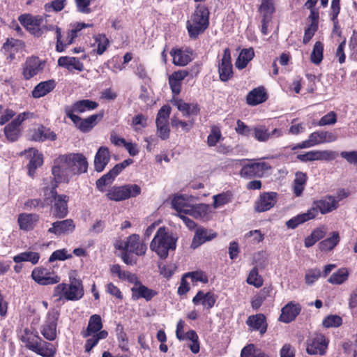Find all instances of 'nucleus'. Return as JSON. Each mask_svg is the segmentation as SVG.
Wrapping results in <instances>:
<instances>
[{
    "instance_id": "603ef678",
    "label": "nucleus",
    "mask_w": 357,
    "mask_h": 357,
    "mask_svg": "<svg viewBox=\"0 0 357 357\" xmlns=\"http://www.w3.org/2000/svg\"><path fill=\"white\" fill-rule=\"evenodd\" d=\"M108 335L106 331H102L96 334H93L87 339L85 344V351L90 352L91 349L98 344L100 340L105 339Z\"/></svg>"
},
{
    "instance_id": "4c0bfd02",
    "label": "nucleus",
    "mask_w": 357,
    "mask_h": 357,
    "mask_svg": "<svg viewBox=\"0 0 357 357\" xmlns=\"http://www.w3.org/2000/svg\"><path fill=\"white\" fill-rule=\"evenodd\" d=\"M170 54L172 56L173 63L176 66H184L191 61V54L188 50H172Z\"/></svg>"
},
{
    "instance_id": "6e6d98bb",
    "label": "nucleus",
    "mask_w": 357,
    "mask_h": 357,
    "mask_svg": "<svg viewBox=\"0 0 357 357\" xmlns=\"http://www.w3.org/2000/svg\"><path fill=\"white\" fill-rule=\"evenodd\" d=\"M109 40L104 34H98L94 37V47L98 54L101 55L107 50Z\"/></svg>"
},
{
    "instance_id": "09e8293b",
    "label": "nucleus",
    "mask_w": 357,
    "mask_h": 357,
    "mask_svg": "<svg viewBox=\"0 0 357 357\" xmlns=\"http://www.w3.org/2000/svg\"><path fill=\"white\" fill-rule=\"evenodd\" d=\"M307 181V176L305 173L298 172L295 174L293 191L296 196L299 197L303 193Z\"/></svg>"
},
{
    "instance_id": "4d7b16f0",
    "label": "nucleus",
    "mask_w": 357,
    "mask_h": 357,
    "mask_svg": "<svg viewBox=\"0 0 357 357\" xmlns=\"http://www.w3.org/2000/svg\"><path fill=\"white\" fill-rule=\"evenodd\" d=\"M222 139L223 138L220 128L216 126H213L211 128L210 134L207 138L208 145L209 146H214Z\"/></svg>"
},
{
    "instance_id": "680f3d73",
    "label": "nucleus",
    "mask_w": 357,
    "mask_h": 357,
    "mask_svg": "<svg viewBox=\"0 0 357 357\" xmlns=\"http://www.w3.org/2000/svg\"><path fill=\"white\" fill-rule=\"evenodd\" d=\"M72 254L68 252L66 248L56 250L54 251L50 255L48 261L52 263L55 261H64L72 258Z\"/></svg>"
},
{
    "instance_id": "72a5a7b5",
    "label": "nucleus",
    "mask_w": 357,
    "mask_h": 357,
    "mask_svg": "<svg viewBox=\"0 0 357 357\" xmlns=\"http://www.w3.org/2000/svg\"><path fill=\"white\" fill-rule=\"evenodd\" d=\"M216 236V234L207 229L201 228L198 229L191 244V247L194 249L198 248L206 241H211Z\"/></svg>"
},
{
    "instance_id": "6e6552de",
    "label": "nucleus",
    "mask_w": 357,
    "mask_h": 357,
    "mask_svg": "<svg viewBox=\"0 0 357 357\" xmlns=\"http://www.w3.org/2000/svg\"><path fill=\"white\" fill-rule=\"evenodd\" d=\"M31 276L37 284L43 286L56 284L61 281V277L55 271L43 266L34 268Z\"/></svg>"
},
{
    "instance_id": "37998d69",
    "label": "nucleus",
    "mask_w": 357,
    "mask_h": 357,
    "mask_svg": "<svg viewBox=\"0 0 357 357\" xmlns=\"http://www.w3.org/2000/svg\"><path fill=\"white\" fill-rule=\"evenodd\" d=\"M340 240L339 232L333 231L330 236L321 241L319 244V249L323 252H328L334 249Z\"/></svg>"
},
{
    "instance_id": "7c9ffc66",
    "label": "nucleus",
    "mask_w": 357,
    "mask_h": 357,
    "mask_svg": "<svg viewBox=\"0 0 357 357\" xmlns=\"http://www.w3.org/2000/svg\"><path fill=\"white\" fill-rule=\"evenodd\" d=\"M75 225L71 219L56 221L48 229V232L56 235L72 232L75 229Z\"/></svg>"
},
{
    "instance_id": "774afa93",
    "label": "nucleus",
    "mask_w": 357,
    "mask_h": 357,
    "mask_svg": "<svg viewBox=\"0 0 357 357\" xmlns=\"http://www.w3.org/2000/svg\"><path fill=\"white\" fill-rule=\"evenodd\" d=\"M321 275V272L319 268H312L308 270L305 275V283L307 285H312Z\"/></svg>"
},
{
    "instance_id": "cd10ccee",
    "label": "nucleus",
    "mask_w": 357,
    "mask_h": 357,
    "mask_svg": "<svg viewBox=\"0 0 357 357\" xmlns=\"http://www.w3.org/2000/svg\"><path fill=\"white\" fill-rule=\"evenodd\" d=\"M39 220V215L35 213H21L17 218L20 229L23 231L32 230Z\"/></svg>"
},
{
    "instance_id": "423d86ee",
    "label": "nucleus",
    "mask_w": 357,
    "mask_h": 357,
    "mask_svg": "<svg viewBox=\"0 0 357 357\" xmlns=\"http://www.w3.org/2000/svg\"><path fill=\"white\" fill-rule=\"evenodd\" d=\"M244 161L246 162L243 165L240 171V175L243 178L263 177L268 174L271 169V165L265 161L253 160H244Z\"/></svg>"
},
{
    "instance_id": "f8f14e48",
    "label": "nucleus",
    "mask_w": 357,
    "mask_h": 357,
    "mask_svg": "<svg viewBox=\"0 0 357 357\" xmlns=\"http://www.w3.org/2000/svg\"><path fill=\"white\" fill-rule=\"evenodd\" d=\"M33 116V114L29 112L20 113L9 124L4 128V133L8 140L16 141L20 135V126L26 120Z\"/></svg>"
},
{
    "instance_id": "7ed1b4c3",
    "label": "nucleus",
    "mask_w": 357,
    "mask_h": 357,
    "mask_svg": "<svg viewBox=\"0 0 357 357\" xmlns=\"http://www.w3.org/2000/svg\"><path fill=\"white\" fill-rule=\"evenodd\" d=\"M176 238L172 234L160 227L157 231L154 238L151 242L150 248L155 252L161 259H166L170 250H175Z\"/></svg>"
},
{
    "instance_id": "f3484780",
    "label": "nucleus",
    "mask_w": 357,
    "mask_h": 357,
    "mask_svg": "<svg viewBox=\"0 0 357 357\" xmlns=\"http://www.w3.org/2000/svg\"><path fill=\"white\" fill-rule=\"evenodd\" d=\"M220 79L222 82L228 81L233 75L231 62V52L229 48L224 50L222 58L218 65Z\"/></svg>"
},
{
    "instance_id": "a19ab883",
    "label": "nucleus",
    "mask_w": 357,
    "mask_h": 357,
    "mask_svg": "<svg viewBox=\"0 0 357 357\" xmlns=\"http://www.w3.org/2000/svg\"><path fill=\"white\" fill-rule=\"evenodd\" d=\"M102 323L100 316L98 314H93L89 319L87 328L86 331L83 333V336L87 337L93 334L98 333L102 331Z\"/></svg>"
},
{
    "instance_id": "6ab92c4d",
    "label": "nucleus",
    "mask_w": 357,
    "mask_h": 357,
    "mask_svg": "<svg viewBox=\"0 0 357 357\" xmlns=\"http://www.w3.org/2000/svg\"><path fill=\"white\" fill-rule=\"evenodd\" d=\"M59 183H63L56 179L54 176L53 178H45L43 180V190L44 201L46 204L52 202L53 199L58 195L56 193V188Z\"/></svg>"
},
{
    "instance_id": "c03bdc74",
    "label": "nucleus",
    "mask_w": 357,
    "mask_h": 357,
    "mask_svg": "<svg viewBox=\"0 0 357 357\" xmlns=\"http://www.w3.org/2000/svg\"><path fill=\"white\" fill-rule=\"evenodd\" d=\"M22 47L23 43L22 40L15 38H8L3 44V49L12 60L15 57V53L22 49Z\"/></svg>"
},
{
    "instance_id": "864d4df0",
    "label": "nucleus",
    "mask_w": 357,
    "mask_h": 357,
    "mask_svg": "<svg viewBox=\"0 0 357 357\" xmlns=\"http://www.w3.org/2000/svg\"><path fill=\"white\" fill-rule=\"evenodd\" d=\"M324 45L317 41L314 45L311 55L310 61L312 63L316 65H319L323 60L324 58Z\"/></svg>"
},
{
    "instance_id": "c756f323",
    "label": "nucleus",
    "mask_w": 357,
    "mask_h": 357,
    "mask_svg": "<svg viewBox=\"0 0 357 357\" xmlns=\"http://www.w3.org/2000/svg\"><path fill=\"white\" fill-rule=\"evenodd\" d=\"M110 160V155L108 148L101 146L98 150L94 158L95 170L101 172L104 170Z\"/></svg>"
},
{
    "instance_id": "39448f33",
    "label": "nucleus",
    "mask_w": 357,
    "mask_h": 357,
    "mask_svg": "<svg viewBox=\"0 0 357 357\" xmlns=\"http://www.w3.org/2000/svg\"><path fill=\"white\" fill-rule=\"evenodd\" d=\"M22 341L27 349L43 357H54L56 347L51 343L43 340L38 335L26 333Z\"/></svg>"
},
{
    "instance_id": "338daca9",
    "label": "nucleus",
    "mask_w": 357,
    "mask_h": 357,
    "mask_svg": "<svg viewBox=\"0 0 357 357\" xmlns=\"http://www.w3.org/2000/svg\"><path fill=\"white\" fill-rule=\"evenodd\" d=\"M235 131L236 132L237 134L240 135L249 137L252 135L253 127H250L247 126L241 120H238L236 121Z\"/></svg>"
},
{
    "instance_id": "bb28decb",
    "label": "nucleus",
    "mask_w": 357,
    "mask_h": 357,
    "mask_svg": "<svg viewBox=\"0 0 357 357\" xmlns=\"http://www.w3.org/2000/svg\"><path fill=\"white\" fill-rule=\"evenodd\" d=\"M212 213L211 208L206 204H192L188 215L196 219L208 220Z\"/></svg>"
},
{
    "instance_id": "a878e982",
    "label": "nucleus",
    "mask_w": 357,
    "mask_h": 357,
    "mask_svg": "<svg viewBox=\"0 0 357 357\" xmlns=\"http://www.w3.org/2000/svg\"><path fill=\"white\" fill-rule=\"evenodd\" d=\"M131 291L132 297L134 300L144 298L146 301H149L157 295L155 291L148 288L142 284V282L137 283L136 286H133L131 288Z\"/></svg>"
},
{
    "instance_id": "dca6fc26",
    "label": "nucleus",
    "mask_w": 357,
    "mask_h": 357,
    "mask_svg": "<svg viewBox=\"0 0 357 357\" xmlns=\"http://www.w3.org/2000/svg\"><path fill=\"white\" fill-rule=\"evenodd\" d=\"M339 201L340 199H337L331 196L325 197L319 200L313 202L310 209L314 211V218H316L319 213L326 214L336 209Z\"/></svg>"
},
{
    "instance_id": "f03ea898",
    "label": "nucleus",
    "mask_w": 357,
    "mask_h": 357,
    "mask_svg": "<svg viewBox=\"0 0 357 357\" xmlns=\"http://www.w3.org/2000/svg\"><path fill=\"white\" fill-rule=\"evenodd\" d=\"M84 296V287L80 280L70 278V283H59L54 287L52 296L56 301L66 302L75 301L81 299Z\"/></svg>"
},
{
    "instance_id": "e2e57ef3",
    "label": "nucleus",
    "mask_w": 357,
    "mask_h": 357,
    "mask_svg": "<svg viewBox=\"0 0 357 357\" xmlns=\"http://www.w3.org/2000/svg\"><path fill=\"white\" fill-rule=\"evenodd\" d=\"M244 238L251 244L256 245L263 241L264 234L259 229L252 230L246 233Z\"/></svg>"
},
{
    "instance_id": "a18cd8bd",
    "label": "nucleus",
    "mask_w": 357,
    "mask_h": 357,
    "mask_svg": "<svg viewBox=\"0 0 357 357\" xmlns=\"http://www.w3.org/2000/svg\"><path fill=\"white\" fill-rule=\"evenodd\" d=\"M254 56L255 53L252 48L243 49L236 61V67L239 70L245 68Z\"/></svg>"
},
{
    "instance_id": "aec40b11",
    "label": "nucleus",
    "mask_w": 357,
    "mask_h": 357,
    "mask_svg": "<svg viewBox=\"0 0 357 357\" xmlns=\"http://www.w3.org/2000/svg\"><path fill=\"white\" fill-rule=\"evenodd\" d=\"M301 311V306L299 303L290 301L282 308L279 320L283 323H290L296 319Z\"/></svg>"
},
{
    "instance_id": "c85d7f7f",
    "label": "nucleus",
    "mask_w": 357,
    "mask_h": 357,
    "mask_svg": "<svg viewBox=\"0 0 357 357\" xmlns=\"http://www.w3.org/2000/svg\"><path fill=\"white\" fill-rule=\"evenodd\" d=\"M58 65L66 68L69 71L77 70L82 72L84 70V64L79 58L74 56H61L58 59Z\"/></svg>"
},
{
    "instance_id": "e433bc0d",
    "label": "nucleus",
    "mask_w": 357,
    "mask_h": 357,
    "mask_svg": "<svg viewBox=\"0 0 357 357\" xmlns=\"http://www.w3.org/2000/svg\"><path fill=\"white\" fill-rule=\"evenodd\" d=\"M55 86L56 83L53 79L41 82L34 87L32 91V96L35 98L43 97L51 92Z\"/></svg>"
},
{
    "instance_id": "ea45409f",
    "label": "nucleus",
    "mask_w": 357,
    "mask_h": 357,
    "mask_svg": "<svg viewBox=\"0 0 357 357\" xmlns=\"http://www.w3.org/2000/svg\"><path fill=\"white\" fill-rule=\"evenodd\" d=\"M40 255L37 252L25 251L15 255L13 258V261L16 264L22 262H30L33 265L38 263Z\"/></svg>"
},
{
    "instance_id": "c9c22d12",
    "label": "nucleus",
    "mask_w": 357,
    "mask_h": 357,
    "mask_svg": "<svg viewBox=\"0 0 357 357\" xmlns=\"http://www.w3.org/2000/svg\"><path fill=\"white\" fill-rule=\"evenodd\" d=\"M188 75V73L183 70L173 73L169 77V84L174 94L178 95L180 93L182 81Z\"/></svg>"
},
{
    "instance_id": "1a4fd4ad",
    "label": "nucleus",
    "mask_w": 357,
    "mask_h": 357,
    "mask_svg": "<svg viewBox=\"0 0 357 357\" xmlns=\"http://www.w3.org/2000/svg\"><path fill=\"white\" fill-rule=\"evenodd\" d=\"M115 248L123 251H128L136 255H144L146 252V245L140 241L139 235L132 234L126 241H118L115 243Z\"/></svg>"
},
{
    "instance_id": "69168bd1",
    "label": "nucleus",
    "mask_w": 357,
    "mask_h": 357,
    "mask_svg": "<svg viewBox=\"0 0 357 357\" xmlns=\"http://www.w3.org/2000/svg\"><path fill=\"white\" fill-rule=\"evenodd\" d=\"M322 324L325 328L339 327L342 324V319L338 315L331 314L323 320Z\"/></svg>"
},
{
    "instance_id": "13d9d810",
    "label": "nucleus",
    "mask_w": 357,
    "mask_h": 357,
    "mask_svg": "<svg viewBox=\"0 0 357 357\" xmlns=\"http://www.w3.org/2000/svg\"><path fill=\"white\" fill-rule=\"evenodd\" d=\"M260 6L259 8V12L263 15L265 18H270L271 15L275 11L274 4L273 0H259Z\"/></svg>"
},
{
    "instance_id": "79ce46f5",
    "label": "nucleus",
    "mask_w": 357,
    "mask_h": 357,
    "mask_svg": "<svg viewBox=\"0 0 357 357\" xmlns=\"http://www.w3.org/2000/svg\"><path fill=\"white\" fill-rule=\"evenodd\" d=\"M98 104L93 100L86 99L75 102L71 107H68L73 111L77 113H83L87 111L93 110L97 108Z\"/></svg>"
},
{
    "instance_id": "2eb2a0df",
    "label": "nucleus",
    "mask_w": 357,
    "mask_h": 357,
    "mask_svg": "<svg viewBox=\"0 0 357 357\" xmlns=\"http://www.w3.org/2000/svg\"><path fill=\"white\" fill-rule=\"evenodd\" d=\"M337 139V135L332 132L316 131L311 133L308 139L303 141L301 147H312L321 144L331 143Z\"/></svg>"
},
{
    "instance_id": "20e7f679",
    "label": "nucleus",
    "mask_w": 357,
    "mask_h": 357,
    "mask_svg": "<svg viewBox=\"0 0 357 357\" xmlns=\"http://www.w3.org/2000/svg\"><path fill=\"white\" fill-rule=\"evenodd\" d=\"M209 11L202 5L197 6L195 12L187 21V29L190 38H196L208 26Z\"/></svg>"
},
{
    "instance_id": "5fc2aeb1",
    "label": "nucleus",
    "mask_w": 357,
    "mask_h": 357,
    "mask_svg": "<svg viewBox=\"0 0 357 357\" xmlns=\"http://www.w3.org/2000/svg\"><path fill=\"white\" fill-rule=\"evenodd\" d=\"M214 208H220L231 202L232 194L230 192H222L213 197Z\"/></svg>"
},
{
    "instance_id": "ddd939ff",
    "label": "nucleus",
    "mask_w": 357,
    "mask_h": 357,
    "mask_svg": "<svg viewBox=\"0 0 357 357\" xmlns=\"http://www.w3.org/2000/svg\"><path fill=\"white\" fill-rule=\"evenodd\" d=\"M45 61L37 56H30L26 59L22 66V76L24 79L29 80L41 73L45 66Z\"/></svg>"
},
{
    "instance_id": "58836bf2",
    "label": "nucleus",
    "mask_w": 357,
    "mask_h": 357,
    "mask_svg": "<svg viewBox=\"0 0 357 357\" xmlns=\"http://www.w3.org/2000/svg\"><path fill=\"white\" fill-rule=\"evenodd\" d=\"M314 218V211L309 209L307 212L298 214L286 222V225L289 229H295L301 224Z\"/></svg>"
},
{
    "instance_id": "0eeeda50",
    "label": "nucleus",
    "mask_w": 357,
    "mask_h": 357,
    "mask_svg": "<svg viewBox=\"0 0 357 357\" xmlns=\"http://www.w3.org/2000/svg\"><path fill=\"white\" fill-rule=\"evenodd\" d=\"M141 187L137 184H126L121 186H113L107 193L109 199L120 202L132 197H136L141 194Z\"/></svg>"
},
{
    "instance_id": "b1692460",
    "label": "nucleus",
    "mask_w": 357,
    "mask_h": 357,
    "mask_svg": "<svg viewBox=\"0 0 357 357\" xmlns=\"http://www.w3.org/2000/svg\"><path fill=\"white\" fill-rule=\"evenodd\" d=\"M69 197L65 195H59L54 199L52 206L54 216L58 218H63L68 215V202Z\"/></svg>"
},
{
    "instance_id": "4468645a",
    "label": "nucleus",
    "mask_w": 357,
    "mask_h": 357,
    "mask_svg": "<svg viewBox=\"0 0 357 357\" xmlns=\"http://www.w3.org/2000/svg\"><path fill=\"white\" fill-rule=\"evenodd\" d=\"M328 340L321 333L315 334L307 341L306 351L310 355L324 356L326 353Z\"/></svg>"
},
{
    "instance_id": "bf43d9fd",
    "label": "nucleus",
    "mask_w": 357,
    "mask_h": 357,
    "mask_svg": "<svg viewBox=\"0 0 357 357\" xmlns=\"http://www.w3.org/2000/svg\"><path fill=\"white\" fill-rule=\"evenodd\" d=\"M241 357H268L260 349H256L253 344L245 347L241 353Z\"/></svg>"
},
{
    "instance_id": "3c124183",
    "label": "nucleus",
    "mask_w": 357,
    "mask_h": 357,
    "mask_svg": "<svg viewBox=\"0 0 357 357\" xmlns=\"http://www.w3.org/2000/svg\"><path fill=\"white\" fill-rule=\"evenodd\" d=\"M102 117V114H93L84 119L78 128L84 132H89L97 124L98 120H100Z\"/></svg>"
},
{
    "instance_id": "412c9836",
    "label": "nucleus",
    "mask_w": 357,
    "mask_h": 357,
    "mask_svg": "<svg viewBox=\"0 0 357 357\" xmlns=\"http://www.w3.org/2000/svg\"><path fill=\"white\" fill-rule=\"evenodd\" d=\"M218 296L211 291L204 292L199 291L192 298V303L195 305H201L204 309H211L216 302Z\"/></svg>"
},
{
    "instance_id": "473e14b6",
    "label": "nucleus",
    "mask_w": 357,
    "mask_h": 357,
    "mask_svg": "<svg viewBox=\"0 0 357 357\" xmlns=\"http://www.w3.org/2000/svg\"><path fill=\"white\" fill-rule=\"evenodd\" d=\"M246 324L252 330L258 331L261 334H264L267 329L266 317L262 314L250 316L246 321Z\"/></svg>"
},
{
    "instance_id": "a211bd4d",
    "label": "nucleus",
    "mask_w": 357,
    "mask_h": 357,
    "mask_svg": "<svg viewBox=\"0 0 357 357\" xmlns=\"http://www.w3.org/2000/svg\"><path fill=\"white\" fill-rule=\"evenodd\" d=\"M24 154L29 159L28 174L30 176L33 177L36 170L43 164V154L34 148L25 150Z\"/></svg>"
},
{
    "instance_id": "8fccbe9b",
    "label": "nucleus",
    "mask_w": 357,
    "mask_h": 357,
    "mask_svg": "<svg viewBox=\"0 0 357 357\" xmlns=\"http://www.w3.org/2000/svg\"><path fill=\"white\" fill-rule=\"evenodd\" d=\"M259 142H266L271 138V134L264 125H257L253 127L252 135Z\"/></svg>"
},
{
    "instance_id": "5701e85b",
    "label": "nucleus",
    "mask_w": 357,
    "mask_h": 357,
    "mask_svg": "<svg viewBox=\"0 0 357 357\" xmlns=\"http://www.w3.org/2000/svg\"><path fill=\"white\" fill-rule=\"evenodd\" d=\"M30 137L31 140L36 142L54 141L56 139V135L50 128L40 125L30 130Z\"/></svg>"
},
{
    "instance_id": "4be33fe9",
    "label": "nucleus",
    "mask_w": 357,
    "mask_h": 357,
    "mask_svg": "<svg viewBox=\"0 0 357 357\" xmlns=\"http://www.w3.org/2000/svg\"><path fill=\"white\" fill-rule=\"evenodd\" d=\"M195 199L193 196L176 195L173 198L172 205L178 216L181 214H188L192 205L190 202Z\"/></svg>"
},
{
    "instance_id": "393cba45",
    "label": "nucleus",
    "mask_w": 357,
    "mask_h": 357,
    "mask_svg": "<svg viewBox=\"0 0 357 357\" xmlns=\"http://www.w3.org/2000/svg\"><path fill=\"white\" fill-rule=\"evenodd\" d=\"M276 192H264L260 195V197L256 203V211L258 212H264L270 210L276 203Z\"/></svg>"
},
{
    "instance_id": "9d476101",
    "label": "nucleus",
    "mask_w": 357,
    "mask_h": 357,
    "mask_svg": "<svg viewBox=\"0 0 357 357\" xmlns=\"http://www.w3.org/2000/svg\"><path fill=\"white\" fill-rule=\"evenodd\" d=\"M46 17L47 15L22 14L19 16L18 20L29 32L35 36L40 37L43 34L41 25Z\"/></svg>"
},
{
    "instance_id": "f257e3e1",
    "label": "nucleus",
    "mask_w": 357,
    "mask_h": 357,
    "mask_svg": "<svg viewBox=\"0 0 357 357\" xmlns=\"http://www.w3.org/2000/svg\"><path fill=\"white\" fill-rule=\"evenodd\" d=\"M88 162L82 153L61 155L54 161L52 174L56 179L68 183L73 176L86 173Z\"/></svg>"
},
{
    "instance_id": "052dcab7",
    "label": "nucleus",
    "mask_w": 357,
    "mask_h": 357,
    "mask_svg": "<svg viewBox=\"0 0 357 357\" xmlns=\"http://www.w3.org/2000/svg\"><path fill=\"white\" fill-rule=\"evenodd\" d=\"M247 282L253 285L254 287L259 288L263 285V279L259 275L258 270L257 267H254L250 272L248 278Z\"/></svg>"
},
{
    "instance_id": "0e129e2a",
    "label": "nucleus",
    "mask_w": 357,
    "mask_h": 357,
    "mask_svg": "<svg viewBox=\"0 0 357 357\" xmlns=\"http://www.w3.org/2000/svg\"><path fill=\"white\" fill-rule=\"evenodd\" d=\"M131 126L135 131L142 130L147 126V117L142 114L136 115L132 118Z\"/></svg>"
},
{
    "instance_id": "49530a36",
    "label": "nucleus",
    "mask_w": 357,
    "mask_h": 357,
    "mask_svg": "<svg viewBox=\"0 0 357 357\" xmlns=\"http://www.w3.org/2000/svg\"><path fill=\"white\" fill-rule=\"evenodd\" d=\"M326 234V228L323 227L314 229L311 234L305 238L304 244L306 248L314 245L318 241L325 236Z\"/></svg>"
},
{
    "instance_id": "9b49d317",
    "label": "nucleus",
    "mask_w": 357,
    "mask_h": 357,
    "mask_svg": "<svg viewBox=\"0 0 357 357\" xmlns=\"http://www.w3.org/2000/svg\"><path fill=\"white\" fill-rule=\"evenodd\" d=\"M59 317V312L55 309L49 310L45 320L43 324L40 333L43 336L49 341H53L57 336V321Z\"/></svg>"
},
{
    "instance_id": "de8ad7c7",
    "label": "nucleus",
    "mask_w": 357,
    "mask_h": 357,
    "mask_svg": "<svg viewBox=\"0 0 357 357\" xmlns=\"http://www.w3.org/2000/svg\"><path fill=\"white\" fill-rule=\"evenodd\" d=\"M349 276V271L348 268H340L330 276L328 282L332 284L340 285L348 280Z\"/></svg>"
},
{
    "instance_id": "2f4dec72",
    "label": "nucleus",
    "mask_w": 357,
    "mask_h": 357,
    "mask_svg": "<svg viewBox=\"0 0 357 357\" xmlns=\"http://www.w3.org/2000/svg\"><path fill=\"white\" fill-rule=\"evenodd\" d=\"M266 99L267 94L265 89L259 86L249 92L246 98V102L249 105L255 106L265 102Z\"/></svg>"
},
{
    "instance_id": "f704fd0d",
    "label": "nucleus",
    "mask_w": 357,
    "mask_h": 357,
    "mask_svg": "<svg viewBox=\"0 0 357 357\" xmlns=\"http://www.w3.org/2000/svg\"><path fill=\"white\" fill-rule=\"evenodd\" d=\"M174 105L181 112H182L183 116L185 117L195 116L199 111L197 104L187 103L181 99L175 100L174 101Z\"/></svg>"
}]
</instances>
